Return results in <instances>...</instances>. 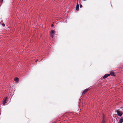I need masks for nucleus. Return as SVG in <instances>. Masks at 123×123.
I'll use <instances>...</instances> for the list:
<instances>
[{
  "label": "nucleus",
  "mask_w": 123,
  "mask_h": 123,
  "mask_svg": "<svg viewBox=\"0 0 123 123\" xmlns=\"http://www.w3.org/2000/svg\"><path fill=\"white\" fill-rule=\"evenodd\" d=\"M54 26V25L53 24H52L51 25V26L52 27H53Z\"/></svg>",
  "instance_id": "nucleus-13"
},
{
  "label": "nucleus",
  "mask_w": 123,
  "mask_h": 123,
  "mask_svg": "<svg viewBox=\"0 0 123 123\" xmlns=\"http://www.w3.org/2000/svg\"><path fill=\"white\" fill-rule=\"evenodd\" d=\"M82 7V5L81 4H80V7L81 8Z\"/></svg>",
  "instance_id": "nucleus-12"
},
{
  "label": "nucleus",
  "mask_w": 123,
  "mask_h": 123,
  "mask_svg": "<svg viewBox=\"0 0 123 123\" xmlns=\"http://www.w3.org/2000/svg\"><path fill=\"white\" fill-rule=\"evenodd\" d=\"M103 119L101 123H105V118L104 117V116L103 114Z\"/></svg>",
  "instance_id": "nucleus-5"
},
{
  "label": "nucleus",
  "mask_w": 123,
  "mask_h": 123,
  "mask_svg": "<svg viewBox=\"0 0 123 123\" xmlns=\"http://www.w3.org/2000/svg\"><path fill=\"white\" fill-rule=\"evenodd\" d=\"M54 34H51V36L52 38L54 37Z\"/></svg>",
  "instance_id": "nucleus-11"
},
{
  "label": "nucleus",
  "mask_w": 123,
  "mask_h": 123,
  "mask_svg": "<svg viewBox=\"0 0 123 123\" xmlns=\"http://www.w3.org/2000/svg\"><path fill=\"white\" fill-rule=\"evenodd\" d=\"M123 122V117H121V119L119 120V122H118V123H121Z\"/></svg>",
  "instance_id": "nucleus-8"
},
{
  "label": "nucleus",
  "mask_w": 123,
  "mask_h": 123,
  "mask_svg": "<svg viewBox=\"0 0 123 123\" xmlns=\"http://www.w3.org/2000/svg\"><path fill=\"white\" fill-rule=\"evenodd\" d=\"M89 90V89H85L84 91H83L82 93V95H83V94H85Z\"/></svg>",
  "instance_id": "nucleus-4"
},
{
  "label": "nucleus",
  "mask_w": 123,
  "mask_h": 123,
  "mask_svg": "<svg viewBox=\"0 0 123 123\" xmlns=\"http://www.w3.org/2000/svg\"><path fill=\"white\" fill-rule=\"evenodd\" d=\"M119 110H120L119 109L118 110H116L115 111V112H117V114L119 116L121 117L123 113L122 112L120 111Z\"/></svg>",
  "instance_id": "nucleus-1"
},
{
  "label": "nucleus",
  "mask_w": 123,
  "mask_h": 123,
  "mask_svg": "<svg viewBox=\"0 0 123 123\" xmlns=\"http://www.w3.org/2000/svg\"><path fill=\"white\" fill-rule=\"evenodd\" d=\"M55 31L53 30H52L50 32V34H54Z\"/></svg>",
  "instance_id": "nucleus-10"
},
{
  "label": "nucleus",
  "mask_w": 123,
  "mask_h": 123,
  "mask_svg": "<svg viewBox=\"0 0 123 123\" xmlns=\"http://www.w3.org/2000/svg\"><path fill=\"white\" fill-rule=\"evenodd\" d=\"M109 75V76L110 75H111L112 76H115V73L111 71L110 72V74H108Z\"/></svg>",
  "instance_id": "nucleus-3"
},
{
  "label": "nucleus",
  "mask_w": 123,
  "mask_h": 123,
  "mask_svg": "<svg viewBox=\"0 0 123 123\" xmlns=\"http://www.w3.org/2000/svg\"><path fill=\"white\" fill-rule=\"evenodd\" d=\"M7 98L6 97H5L4 98L2 103L4 105H5L6 103H7Z\"/></svg>",
  "instance_id": "nucleus-2"
},
{
  "label": "nucleus",
  "mask_w": 123,
  "mask_h": 123,
  "mask_svg": "<svg viewBox=\"0 0 123 123\" xmlns=\"http://www.w3.org/2000/svg\"><path fill=\"white\" fill-rule=\"evenodd\" d=\"M14 81H15L18 82L19 81V78H16L14 80Z\"/></svg>",
  "instance_id": "nucleus-9"
},
{
  "label": "nucleus",
  "mask_w": 123,
  "mask_h": 123,
  "mask_svg": "<svg viewBox=\"0 0 123 123\" xmlns=\"http://www.w3.org/2000/svg\"><path fill=\"white\" fill-rule=\"evenodd\" d=\"M79 5L78 4V3H77L76 6V11H78L79 10Z\"/></svg>",
  "instance_id": "nucleus-7"
},
{
  "label": "nucleus",
  "mask_w": 123,
  "mask_h": 123,
  "mask_svg": "<svg viewBox=\"0 0 123 123\" xmlns=\"http://www.w3.org/2000/svg\"><path fill=\"white\" fill-rule=\"evenodd\" d=\"M109 76V75L108 74H105L103 77V79H105L108 77Z\"/></svg>",
  "instance_id": "nucleus-6"
},
{
  "label": "nucleus",
  "mask_w": 123,
  "mask_h": 123,
  "mask_svg": "<svg viewBox=\"0 0 123 123\" xmlns=\"http://www.w3.org/2000/svg\"><path fill=\"white\" fill-rule=\"evenodd\" d=\"M2 1V3L3 2V0H0Z\"/></svg>",
  "instance_id": "nucleus-17"
},
{
  "label": "nucleus",
  "mask_w": 123,
  "mask_h": 123,
  "mask_svg": "<svg viewBox=\"0 0 123 123\" xmlns=\"http://www.w3.org/2000/svg\"><path fill=\"white\" fill-rule=\"evenodd\" d=\"M2 25L4 26L5 25V24L4 23L2 24Z\"/></svg>",
  "instance_id": "nucleus-16"
},
{
  "label": "nucleus",
  "mask_w": 123,
  "mask_h": 123,
  "mask_svg": "<svg viewBox=\"0 0 123 123\" xmlns=\"http://www.w3.org/2000/svg\"><path fill=\"white\" fill-rule=\"evenodd\" d=\"M120 109H123V107H120Z\"/></svg>",
  "instance_id": "nucleus-14"
},
{
  "label": "nucleus",
  "mask_w": 123,
  "mask_h": 123,
  "mask_svg": "<svg viewBox=\"0 0 123 123\" xmlns=\"http://www.w3.org/2000/svg\"><path fill=\"white\" fill-rule=\"evenodd\" d=\"M38 61V59H37L36 60V62H37V61Z\"/></svg>",
  "instance_id": "nucleus-15"
}]
</instances>
